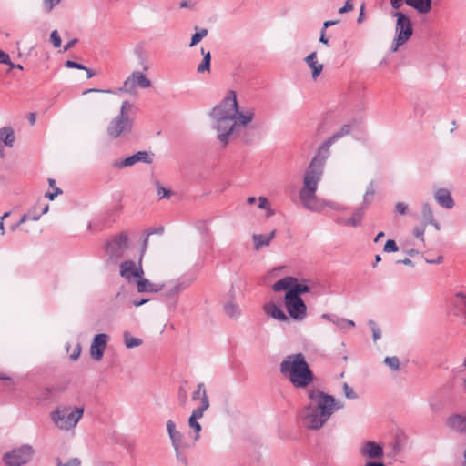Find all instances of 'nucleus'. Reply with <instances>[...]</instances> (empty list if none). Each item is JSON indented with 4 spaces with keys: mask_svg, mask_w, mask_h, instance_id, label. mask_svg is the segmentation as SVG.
<instances>
[{
    "mask_svg": "<svg viewBox=\"0 0 466 466\" xmlns=\"http://www.w3.org/2000/svg\"><path fill=\"white\" fill-rule=\"evenodd\" d=\"M309 402L304 408L303 422L310 430H319L332 414L344 407V404L333 396L311 386L307 390Z\"/></svg>",
    "mask_w": 466,
    "mask_h": 466,
    "instance_id": "obj_1",
    "label": "nucleus"
},
{
    "mask_svg": "<svg viewBox=\"0 0 466 466\" xmlns=\"http://www.w3.org/2000/svg\"><path fill=\"white\" fill-rule=\"evenodd\" d=\"M201 40H202V38H200V35H198V34L196 32L191 36V41L189 43V47H193L194 46L198 44Z\"/></svg>",
    "mask_w": 466,
    "mask_h": 466,
    "instance_id": "obj_60",
    "label": "nucleus"
},
{
    "mask_svg": "<svg viewBox=\"0 0 466 466\" xmlns=\"http://www.w3.org/2000/svg\"><path fill=\"white\" fill-rule=\"evenodd\" d=\"M61 193H62V190H61L60 188H58V187H56V188H55V192H46V193L45 194V197H46V198H49L50 200H54V198H55L57 195H59V194H61Z\"/></svg>",
    "mask_w": 466,
    "mask_h": 466,
    "instance_id": "obj_59",
    "label": "nucleus"
},
{
    "mask_svg": "<svg viewBox=\"0 0 466 466\" xmlns=\"http://www.w3.org/2000/svg\"><path fill=\"white\" fill-rule=\"evenodd\" d=\"M374 195H375L374 186H373V183L370 182L369 187L366 189L364 196H363V203H362L361 207H363L364 208H367L368 206L372 202V200L374 198Z\"/></svg>",
    "mask_w": 466,
    "mask_h": 466,
    "instance_id": "obj_38",
    "label": "nucleus"
},
{
    "mask_svg": "<svg viewBox=\"0 0 466 466\" xmlns=\"http://www.w3.org/2000/svg\"><path fill=\"white\" fill-rule=\"evenodd\" d=\"M319 41L320 43H322L323 45L329 46V37H327V35H326V30H324V29H321V30H320V35H319Z\"/></svg>",
    "mask_w": 466,
    "mask_h": 466,
    "instance_id": "obj_61",
    "label": "nucleus"
},
{
    "mask_svg": "<svg viewBox=\"0 0 466 466\" xmlns=\"http://www.w3.org/2000/svg\"><path fill=\"white\" fill-rule=\"evenodd\" d=\"M157 191L159 198H168L171 195V191L163 187L158 182H157Z\"/></svg>",
    "mask_w": 466,
    "mask_h": 466,
    "instance_id": "obj_47",
    "label": "nucleus"
},
{
    "mask_svg": "<svg viewBox=\"0 0 466 466\" xmlns=\"http://www.w3.org/2000/svg\"><path fill=\"white\" fill-rule=\"evenodd\" d=\"M238 114V104L237 101L236 92L233 90L228 91L224 99L215 106L210 112L211 117H237Z\"/></svg>",
    "mask_w": 466,
    "mask_h": 466,
    "instance_id": "obj_8",
    "label": "nucleus"
},
{
    "mask_svg": "<svg viewBox=\"0 0 466 466\" xmlns=\"http://www.w3.org/2000/svg\"><path fill=\"white\" fill-rule=\"evenodd\" d=\"M27 220L36 221L37 220V216L34 215L32 213H26V214H25V215H23L21 217L20 220L17 223H20V226H21L23 223H25Z\"/></svg>",
    "mask_w": 466,
    "mask_h": 466,
    "instance_id": "obj_54",
    "label": "nucleus"
},
{
    "mask_svg": "<svg viewBox=\"0 0 466 466\" xmlns=\"http://www.w3.org/2000/svg\"><path fill=\"white\" fill-rule=\"evenodd\" d=\"M224 311L231 319H238L241 314L238 305L232 300L224 305Z\"/></svg>",
    "mask_w": 466,
    "mask_h": 466,
    "instance_id": "obj_34",
    "label": "nucleus"
},
{
    "mask_svg": "<svg viewBox=\"0 0 466 466\" xmlns=\"http://www.w3.org/2000/svg\"><path fill=\"white\" fill-rule=\"evenodd\" d=\"M279 370L298 389L308 387L314 380L313 372L302 353L288 355L280 362Z\"/></svg>",
    "mask_w": 466,
    "mask_h": 466,
    "instance_id": "obj_2",
    "label": "nucleus"
},
{
    "mask_svg": "<svg viewBox=\"0 0 466 466\" xmlns=\"http://www.w3.org/2000/svg\"><path fill=\"white\" fill-rule=\"evenodd\" d=\"M359 452L361 457L369 460H382L384 456L382 445L373 441H364Z\"/></svg>",
    "mask_w": 466,
    "mask_h": 466,
    "instance_id": "obj_18",
    "label": "nucleus"
},
{
    "mask_svg": "<svg viewBox=\"0 0 466 466\" xmlns=\"http://www.w3.org/2000/svg\"><path fill=\"white\" fill-rule=\"evenodd\" d=\"M153 154L147 151H138L136 154L129 156L124 159H116L113 161L112 167L122 169L127 167L134 166L137 163L142 162L151 164L153 162Z\"/></svg>",
    "mask_w": 466,
    "mask_h": 466,
    "instance_id": "obj_16",
    "label": "nucleus"
},
{
    "mask_svg": "<svg viewBox=\"0 0 466 466\" xmlns=\"http://www.w3.org/2000/svg\"><path fill=\"white\" fill-rule=\"evenodd\" d=\"M420 213L424 226L428 225V222L434 218L433 208L429 202H423L420 206Z\"/></svg>",
    "mask_w": 466,
    "mask_h": 466,
    "instance_id": "obj_32",
    "label": "nucleus"
},
{
    "mask_svg": "<svg viewBox=\"0 0 466 466\" xmlns=\"http://www.w3.org/2000/svg\"><path fill=\"white\" fill-rule=\"evenodd\" d=\"M128 247V238L125 232L114 236L106 245V253L109 259L116 263L122 256Z\"/></svg>",
    "mask_w": 466,
    "mask_h": 466,
    "instance_id": "obj_12",
    "label": "nucleus"
},
{
    "mask_svg": "<svg viewBox=\"0 0 466 466\" xmlns=\"http://www.w3.org/2000/svg\"><path fill=\"white\" fill-rule=\"evenodd\" d=\"M392 16L396 18V25L391 50L396 52L400 46L404 45L412 36L413 27L410 18L402 12H394Z\"/></svg>",
    "mask_w": 466,
    "mask_h": 466,
    "instance_id": "obj_5",
    "label": "nucleus"
},
{
    "mask_svg": "<svg viewBox=\"0 0 466 466\" xmlns=\"http://www.w3.org/2000/svg\"><path fill=\"white\" fill-rule=\"evenodd\" d=\"M263 310L271 319L279 321H289V316L273 301L265 303Z\"/></svg>",
    "mask_w": 466,
    "mask_h": 466,
    "instance_id": "obj_23",
    "label": "nucleus"
},
{
    "mask_svg": "<svg viewBox=\"0 0 466 466\" xmlns=\"http://www.w3.org/2000/svg\"><path fill=\"white\" fill-rule=\"evenodd\" d=\"M425 227L426 226L422 223L421 226L415 227L413 229L414 236L421 241H424Z\"/></svg>",
    "mask_w": 466,
    "mask_h": 466,
    "instance_id": "obj_49",
    "label": "nucleus"
},
{
    "mask_svg": "<svg viewBox=\"0 0 466 466\" xmlns=\"http://www.w3.org/2000/svg\"><path fill=\"white\" fill-rule=\"evenodd\" d=\"M405 4L414 8L419 14L424 15L431 10V0H404Z\"/></svg>",
    "mask_w": 466,
    "mask_h": 466,
    "instance_id": "obj_27",
    "label": "nucleus"
},
{
    "mask_svg": "<svg viewBox=\"0 0 466 466\" xmlns=\"http://www.w3.org/2000/svg\"><path fill=\"white\" fill-rule=\"evenodd\" d=\"M192 281L191 279H176L164 285V296L170 306H177L178 295L187 289Z\"/></svg>",
    "mask_w": 466,
    "mask_h": 466,
    "instance_id": "obj_13",
    "label": "nucleus"
},
{
    "mask_svg": "<svg viewBox=\"0 0 466 466\" xmlns=\"http://www.w3.org/2000/svg\"><path fill=\"white\" fill-rule=\"evenodd\" d=\"M404 0H390V5L393 9L398 10L403 5Z\"/></svg>",
    "mask_w": 466,
    "mask_h": 466,
    "instance_id": "obj_62",
    "label": "nucleus"
},
{
    "mask_svg": "<svg viewBox=\"0 0 466 466\" xmlns=\"http://www.w3.org/2000/svg\"><path fill=\"white\" fill-rule=\"evenodd\" d=\"M352 9H353V5L351 3V0H347L344 6L339 8V13L344 14V13L351 11Z\"/></svg>",
    "mask_w": 466,
    "mask_h": 466,
    "instance_id": "obj_55",
    "label": "nucleus"
},
{
    "mask_svg": "<svg viewBox=\"0 0 466 466\" xmlns=\"http://www.w3.org/2000/svg\"><path fill=\"white\" fill-rule=\"evenodd\" d=\"M49 209V206L47 204L41 205L39 202L36 203L27 213H32L37 216V220L40 217L46 213H47Z\"/></svg>",
    "mask_w": 466,
    "mask_h": 466,
    "instance_id": "obj_40",
    "label": "nucleus"
},
{
    "mask_svg": "<svg viewBox=\"0 0 466 466\" xmlns=\"http://www.w3.org/2000/svg\"><path fill=\"white\" fill-rule=\"evenodd\" d=\"M50 41L52 42L55 47H59L61 46V37L57 30H54L50 35Z\"/></svg>",
    "mask_w": 466,
    "mask_h": 466,
    "instance_id": "obj_46",
    "label": "nucleus"
},
{
    "mask_svg": "<svg viewBox=\"0 0 466 466\" xmlns=\"http://www.w3.org/2000/svg\"><path fill=\"white\" fill-rule=\"evenodd\" d=\"M167 431L168 434L170 432H173V431H177L176 430V424H175V422L172 420H168L167 421Z\"/></svg>",
    "mask_w": 466,
    "mask_h": 466,
    "instance_id": "obj_63",
    "label": "nucleus"
},
{
    "mask_svg": "<svg viewBox=\"0 0 466 466\" xmlns=\"http://www.w3.org/2000/svg\"><path fill=\"white\" fill-rule=\"evenodd\" d=\"M0 64H11L10 56L7 53L0 50Z\"/></svg>",
    "mask_w": 466,
    "mask_h": 466,
    "instance_id": "obj_57",
    "label": "nucleus"
},
{
    "mask_svg": "<svg viewBox=\"0 0 466 466\" xmlns=\"http://www.w3.org/2000/svg\"><path fill=\"white\" fill-rule=\"evenodd\" d=\"M304 60L311 69L312 78L316 79L323 70V65L317 61V52H311Z\"/></svg>",
    "mask_w": 466,
    "mask_h": 466,
    "instance_id": "obj_25",
    "label": "nucleus"
},
{
    "mask_svg": "<svg viewBox=\"0 0 466 466\" xmlns=\"http://www.w3.org/2000/svg\"><path fill=\"white\" fill-rule=\"evenodd\" d=\"M67 68H76L78 70L86 69V66L82 64L76 63L75 61L67 60L65 65Z\"/></svg>",
    "mask_w": 466,
    "mask_h": 466,
    "instance_id": "obj_53",
    "label": "nucleus"
},
{
    "mask_svg": "<svg viewBox=\"0 0 466 466\" xmlns=\"http://www.w3.org/2000/svg\"><path fill=\"white\" fill-rule=\"evenodd\" d=\"M321 177L304 173L303 184L299 192V198L302 206L313 212H320L324 208V202L318 198L316 192Z\"/></svg>",
    "mask_w": 466,
    "mask_h": 466,
    "instance_id": "obj_3",
    "label": "nucleus"
},
{
    "mask_svg": "<svg viewBox=\"0 0 466 466\" xmlns=\"http://www.w3.org/2000/svg\"><path fill=\"white\" fill-rule=\"evenodd\" d=\"M395 210L400 215H405L408 210V205L405 204L404 202H398L395 205Z\"/></svg>",
    "mask_w": 466,
    "mask_h": 466,
    "instance_id": "obj_51",
    "label": "nucleus"
},
{
    "mask_svg": "<svg viewBox=\"0 0 466 466\" xmlns=\"http://www.w3.org/2000/svg\"><path fill=\"white\" fill-rule=\"evenodd\" d=\"M178 400L182 405H185L187 400V393L183 385H181L178 389L177 392Z\"/></svg>",
    "mask_w": 466,
    "mask_h": 466,
    "instance_id": "obj_48",
    "label": "nucleus"
},
{
    "mask_svg": "<svg viewBox=\"0 0 466 466\" xmlns=\"http://www.w3.org/2000/svg\"><path fill=\"white\" fill-rule=\"evenodd\" d=\"M80 353H81V346H80V344H76L73 352L70 355V359L72 360H76L79 358Z\"/></svg>",
    "mask_w": 466,
    "mask_h": 466,
    "instance_id": "obj_56",
    "label": "nucleus"
},
{
    "mask_svg": "<svg viewBox=\"0 0 466 466\" xmlns=\"http://www.w3.org/2000/svg\"><path fill=\"white\" fill-rule=\"evenodd\" d=\"M449 429L458 433L466 434V413H454L451 415L446 421Z\"/></svg>",
    "mask_w": 466,
    "mask_h": 466,
    "instance_id": "obj_21",
    "label": "nucleus"
},
{
    "mask_svg": "<svg viewBox=\"0 0 466 466\" xmlns=\"http://www.w3.org/2000/svg\"><path fill=\"white\" fill-rule=\"evenodd\" d=\"M35 454V449L29 444H24L13 449L3 456L5 466H24L27 464Z\"/></svg>",
    "mask_w": 466,
    "mask_h": 466,
    "instance_id": "obj_7",
    "label": "nucleus"
},
{
    "mask_svg": "<svg viewBox=\"0 0 466 466\" xmlns=\"http://www.w3.org/2000/svg\"><path fill=\"white\" fill-rule=\"evenodd\" d=\"M124 343L127 349H133L142 344V339L132 337L128 332L124 333Z\"/></svg>",
    "mask_w": 466,
    "mask_h": 466,
    "instance_id": "obj_39",
    "label": "nucleus"
},
{
    "mask_svg": "<svg viewBox=\"0 0 466 466\" xmlns=\"http://www.w3.org/2000/svg\"><path fill=\"white\" fill-rule=\"evenodd\" d=\"M435 201L445 209H451L455 206V201L448 188H437L433 192Z\"/></svg>",
    "mask_w": 466,
    "mask_h": 466,
    "instance_id": "obj_20",
    "label": "nucleus"
},
{
    "mask_svg": "<svg viewBox=\"0 0 466 466\" xmlns=\"http://www.w3.org/2000/svg\"><path fill=\"white\" fill-rule=\"evenodd\" d=\"M150 86L151 81L145 74L139 71H134L124 81L123 86L119 88V91L134 94L137 87L147 88Z\"/></svg>",
    "mask_w": 466,
    "mask_h": 466,
    "instance_id": "obj_15",
    "label": "nucleus"
},
{
    "mask_svg": "<svg viewBox=\"0 0 466 466\" xmlns=\"http://www.w3.org/2000/svg\"><path fill=\"white\" fill-rule=\"evenodd\" d=\"M272 289L276 292L286 290L296 297H301L302 294L310 291V287L305 283H298L295 277H285L276 281L272 285Z\"/></svg>",
    "mask_w": 466,
    "mask_h": 466,
    "instance_id": "obj_11",
    "label": "nucleus"
},
{
    "mask_svg": "<svg viewBox=\"0 0 466 466\" xmlns=\"http://www.w3.org/2000/svg\"><path fill=\"white\" fill-rule=\"evenodd\" d=\"M84 407L62 405L50 413V419L56 428L69 431L76 428L84 414Z\"/></svg>",
    "mask_w": 466,
    "mask_h": 466,
    "instance_id": "obj_4",
    "label": "nucleus"
},
{
    "mask_svg": "<svg viewBox=\"0 0 466 466\" xmlns=\"http://www.w3.org/2000/svg\"><path fill=\"white\" fill-rule=\"evenodd\" d=\"M132 107H133V105L131 103H129L128 101H124L122 103L120 112L118 115L128 116L127 113L129 110H131Z\"/></svg>",
    "mask_w": 466,
    "mask_h": 466,
    "instance_id": "obj_50",
    "label": "nucleus"
},
{
    "mask_svg": "<svg viewBox=\"0 0 466 466\" xmlns=\"http://www.w3.org/2000/svg\"><path fill=\"white\" fill-rule=\"evenodd\" d=\"M368 324L371 329L373 340L376 341L380 339L381 337V333L380 329L377 327L376 322L370 319L369 320Z\"/></svg>",
    "mask_w": 466,
    "mask_h": 466,
    "instance_id": "obj_43",
    "label": "nucleus"
},
{
    "mask_svg": "<svg viewBox=\"0 0 466 466\" xmlns=\"http://www.w3.org/2000/svg\"><path fill=\"white\" fill-rule=\"evenodd\" d=\"M398 250H399V248L393 239H389L386 241L384 248H383L384 252L391 253V252H397Z\"/></svg>",
    "mask_w": 466,
    "mask_h": 466,
    "instance_id": "obj_45",
    "label": "nucleus"
},
{
    "mask_svg": "<svg viewBox=\"0 0 466 466\" xmlns=\"http://www.w3.org/2000/svg\"><path fill=\"white\" fill-rule=\"evenodd\" d=\"M351 130H352V125L345 124L338 131H336L331 137H329L328 138V140L330 141L332 144H334L335 142L341 139L342 137L350 135Z\"/></svg>",
    "mask_w": 466,
    "mask_h": 466,
    "instance_id": "obj_33",
    "label": "nucleus"
},
{
    "mask_svg": "<svg viewBox=\"0 0 466 466\" xmlns=\"http://www.w3.org/2000/svg\"><path fill=\"white\" fill-rule=\"evenodd\" d=\"M384 363L385 365H387L390 370H394V371H397L400 370V360L398 357L396 356H392V357H386L384 359Z\"/></svg>",
    "mask_w": 466,
    "mask_h": 466,
    "instance_id": "obj_41",
    "label": "nucleus"
},
{
    "mask_svg": "<svg viewBox=\"0 0 466 466\" xmlns=\"http://www.w3.org/2000/svg\"><path fill=\"white\" fill-rule=\"evenodd\" d=\"M134 282L137 284V289L139 293H157L164 289V284L152 283L144 276L137 277Z\"/></svg>",
    "mask_w": 466,
    "mask_h": 466,
    "instance_id": "obj_22",
    "label": "nucleus"
},
{
    "mask_svg": "<svg viewBox=\"0 0 466 466\" xmlns=\"http://www.w3.org/2000/svg\"><path fill=\"white\" fill-rule=\"evenodd\" d=\"M254 117V113L252 110L247 111L246 113H241L238 111L237 116L238 118V127L239 126H247L248 123L252 121Z\"/></svg>",
    "mask_w": 466,
    "mask_h": 466,
    "instance_id": "obj_37",
    "label": "nucleus"
},
{
    "mask_svg": "<svg viewBox=\"0 0 466 466\" xmlns=\"http://www.w3.org/2000/svg\"><path fill=\"white\" fill-rule=\"evenodd\" d=\"M366 208H364L363 207H360V208H357L352 213L351 217L344 222V225L345 226H350V227H359V226H360L361 223H362L363 217H364V210Z\"/></svg>",
    "mask_w": 466,
    "mask_h": 466,
    "instance_id": "obj_30",
    "label": "nucleus"
},
{
    "mask_svg": "<svg viewBox=\"0 0 466 466\" xmlns=\"http://www.w3.org/2000/svg\"><path fill=\"white\" fill-rule=\"evenodd\" d=\"M168 435L171 440L172 446L176 451L177 458L179 460V448L182 442L183 435L177 431L170 432Z\"/></svg>",
    "mask_w": 466,
    "mask_h": 466,
    "instance_id": "obj_36",
    "label": "nucleus"
},
{
    "mask_svg": "<svg viewBox=\"0 0 466 466\" xmlns=\"http://www.w3.org/2000/svg\"><path fill=\"white\" fill-rule=\"evenodd\" d=\"M258 208H260V209H268V202L265 197H259L258 198Z\"/></svg>",
    "mask_w": 466,
    "mask_h": 466,
    "instance_id": "obj_58",
    "label": "nucleus"
},
{
    "mask_svg": "<svg viewBox=\"0 0 466 466\" xmlns=\"http://www.w3.org/2000/svg\"><path fill=\"white\" fill-rule=\"evenodd\" d=\"M201 54L203 55L202 62L198 66L197 72L198 74L209 73L210 72V64H211V53L210 51H205V49L201 48Z\"/></svg>",
    "mask_w": 466,
    "mask_h": 466,
    "instance_id": "obj_31",
    "label": "nucleus"
},
{
    "mask_svg": "<svg viewBox=\"0 0 466 466\" xmlns=\"http://www.w3.org/2000/svg\"><path fill=\"white\" fill-rule=\"evenodd\" d=\"M206 410L202 409H194L191 416L188 419V425L191 429L196 432L195 441L198 440L199 432L201 431V425L198 421V420L201 419Z\"/></svg>",
    "mask_w": 466,
    "mask_h": 466,
    "instance_id": "obj_26",
    "label": "nucleus"
},
{
    "mask_svg": "<svg viewBox=\"0 0 466 466\" xmlns=\"http://www.w3.org/2000/svg\"><path fill=\"white\" fill-rule=\"evenodd\" d=\"M62 0H43V7L46 13L52 12V10L60 4Z\"/></svg>",
    "mask_w": 466,
    "mask_h": 466,
    "instance_id": "obj_42",
    "label": "nucleus"
},
{
    "mask_svg": "<svg viewBox=\"0 0 466 466\" xmlns=\"http://www.w3.org/2000/svg\"><path fill=\"white\" fill-rule=\"evenodd\" d=\"M57 466H81V461L77 458L71 459L65 463L58 462Z\"/></svg>",
    "mask_w": 466,
    "mask_h": 466,
    "instance_id": "obj_52",
    "label": "nucleus"
},
{
    "mask_svg": "<svg viewBox=\"0 0 466 466\" xmlns=\"http://www.w3.org/2000/svg\"><path fill=\"white\" fill-rule=\"evenodd\" d=\"M15 140V131L12 127L0 128V145L12 147Z\"/></svg>",
    "mask_w": 466,
    "mask_h": 466,
    "instance_id": "obj_28",
    "label": "nucleus"
},
{
    "mask_svg": "<svg viewBox=\"0 0 466 466\" xmlns=\"http://www.w3.org/2000/svg\"><path fill=\"white\" fill-rule=\"evenodd\" d=\"M120 275L128 282L135 281L137 277L144 276L142 255H140L137 264L131 260L122 262L120 265Z\"/></svg>",
    "mask_w": 466,
    "mask_h": 466,
    "instance_id": "obj_17",
    "label": "nucleus"
},
{
    "mask_svg": "<svg viewBox=\"0 0 466 466\" xmlns=\"http://www.w3.org/2000/svg\"><path fill=\"white\" fill-rule=\"evenodd\" d=\"M109 336L100 333L94 337L90 346V356L95 360H101L108 342Z\"/></svg>",
    "mask_w": 466,
    "mask_h": 466,
    "instance_id": "obj_19",
    "label": "nucleus"
},
{
    "mask_svg": "<svg viewBox=\"0 0 466 466\" xmlns=\"http://www.w3.org/2000/svg\"><path fill=\"white\" fill-rule=\"evenodd\" d=\"M133 128V119L129 116L117 115L115 116L107 127V135L111 138H118L131 133Z\"/></svg>",
    "mask_w": 466,
    "mask_h": 466,
    "instance_id": "obj_14",
    "label": "nucleus"
},
{
    "mask_svg": "<svg viewBox=\"0 0 466 466\" xmlns=\"http://www.w3.org/2000/svg\"><path fill=\"white\" fill-rule=\"evenodd\" d=\"M192 400H199L200 405L197 409L207 410L209 408V400L204 382H199L192 393Z\"/></svg>",
    "mask_w": 466,
    "mask_h": 466,
    "instance_id": "obj_24",
    "label": "nucleus"
},
{
    "mask_svg": "<svg viewBox=\"0 0 466 466\" xmlns=\"http://www.w3.org/2000/svg\"><path fill=\"white\" fill-rule=\"evenodd\" d=\"M213 120V128L218 133V140L226 147L234 137L235 132L238 128L237 117H211Z\"/></svg>",
    "mask_w": 466,
    "mask_h": 466,
    "instance_id": "obj_6",
    "label": "nucleus"
},
{
    "mask_svg": "<svg viewBox=\"0 0 466 466\" xmlns=\"http://www.w3.org/2000/svg\"><path fill=\"white\" fill-rule=\"evenodd\" d=\"M343 393L345 397L350 400H355L358 398L354 390L346 382L343 384Z\"/></svg>",
    "mask_w": 466,
    "mask_h": 466,
    "instance_id": "obj_44",
    "label": "nucleus"
},
{
    "mask_svg": "<svg viewBox=\"0 0 466 466\" xmlns=\"http://www.w3.org/2000/svg\"><path fill=\"white\" fill-rule=\"evenodd\" d=\"M284 305L289 314V319L295 321H302L307 317V306L301 297H296L291 293H285Z\"/></svg>",
    "mask_w": 466,
    "mask_h": 466,
    "instance_id": "obj_10",
    "label": "nucleus"
},
{
    "mask_svg": "<svg viewBox=\"0 0 466 466\" xmlns=\"http://www.w3.org/2000/svg\"><path fill=\"white\" fill-rule=\"evenodd\" d=\"M334 325L342 332H346L347 330L353 329L355 327V322L350 319H347L345 318L338 317L335 319Z\"/></svg>",
    "mask_w": 466,
    "mask_h": 466,
    "instance_id": "obj_35",
    "label": "nucleus"
},
{
    "mask_svg": "<svg viewBox=\"0 0 466 466\" xmlns=\"http://www.w3.org/2000/svg\"><path fill=\"white\" fill-rule=\"evenodd\" d=\"M276 231L273 230L268 235H258L254 234L252 239L254 242L255 249L259 250L262 247L268 246L271 240L274 238Z\"/></svg>",
    "mask_w": 466,
    "mask_h": 466,
    "instance_id": "obj_29",
    "label": "nucleus"
},
{
    "mask_svg": "<svg viewBox=\"0 0 466 466\" xmlns=\"http://www.w3.org/2000/svg\"><path fill=\"white\" fill-rule=\"evenodd\" d=\"M333 144L326 139L318 148L305 172L321 177L324 173L326 160L329 157V148Z\"/></svg>",
    "mask_w": 466,
    "mask_h": 466,
    "instance_id": "obj_9",
    "label": "nucleus"
},
{
    "mask_svg": "<svg viewBox=\"0 0 466 466\" xmlns=\"http://www.w3.org/2000/svg\"><path fill=\"white\" fill-rule=\"evenodd\" d=\"M363 466H385V464L381 461H378V460H370Z\"/></svg>",
    "mask_w": 466,
    "mask_h": 466,
    "instance_id": "obj_64",
    "label": "nucleus"
}]
</instances>
